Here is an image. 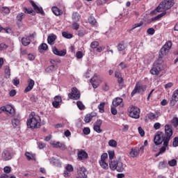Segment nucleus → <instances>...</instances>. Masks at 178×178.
Segmentation results:
<instances>
[{
    "instance_id": "f704fd0d",
    "label": "nucleus",
    "mask_w": 178,
    "mask_h": 178,
    "mask_svg": "<svg viewBox=\"0 0 178 178\" xmlns=\"http://www.w3.org/2000/svg\"><path fill=\"white\" fill-rule=\"evenodd\" d=\"M99 163L101 166V168H102L103 169H108V163H106V161H99Z\"/></svg>"
},
{
    "instance_id": "5701e85b",
    "label": "nucleus",
    "mask_w": 178,
    "mask_h": 178,
    "mask_svg": "<svg viewBox=\"0 0 178 178\" xmlns=\"http://www.w3.org/2000/svg\"><path fill=\"white\" fill-rule=\"evenodd\" d=\"M162 143H163V146L160 148L159 152L156 154V156H159V155L165 153L166 147L169 145V142H167L166 145H165V140H163Z\"/></svg>"
},
{
    "instance_id": "6e6d98bb",
    "label": "nucleus",
    "mask_w": 178,
    "mask_h": 178,
    "mask_svg": "<svg viewBox=\"0 0 178 178\" xmlns=\"http://www.w3.org/2000/svg\"><path fill=\"white\" fill-rule=\"evenodd\" d=\"M147 33L150 35H154V34H155V29H154L153 28H149L147 29Z\"/></svg>"
},
{
    "instance_id": "f8f14e48",
    "label": "nucleus",
    "mask_w": 178,
    "mask_h": 178,
    "mask_svg": "<svg viewBox=\"0 0 178 178\" xmlns=\"http://www.w3.org/2000/svg\"><path fill=\"white\" fill-rule=\"evenodd\" d=\"M102 124V120H97L93 127V129L96 133H102V129H101V126Z\"/></svg>"
},
{
    "instance_id": "680f3d73",
    "label": "nucleus",
    "mask_w": 178,
    "mask_h": 178,
    "mask_svg": "<svg viewBox=\"0 0 178 178\" xmlns=\"http://www.w3.org/2000/svg\"><path fill=\"white\" fill-rule=\"evenodd\" d=\"M76 56L77 58V59H81V58H83V52L81 51H77L76 54Z\"/></svg>"
},
{
    "instance_id": "72a5a7b5",
    "label": "nucleus",
    "mask_w": 178,
    "mask_h": 178,
    "mask_svg": "<svg viewBox=\"0 0 178 178\" xmlns=\"http://www.w3.org/2000/svg\"><path fill=\"white\" fill-rule=\"evenodd\" d=\"M88 22L90 24H92V26H97V19L92 16H90L88 18Z\"/></svg>"
},
{
    "instance_id": "864d4df0",
    "label": "nucleus",
    "mask_w": 178,
    "mask_h": 178,
    "mask_svg": "<svg viewBox=\"0 0 178 178\" xmlns=\"http://www.w3.org/2000/svg\"><path fill=\"white\" fill-rule=\"evenodd\" d=\"M172 147H178V137H175L172 141Z\"/></svg>"
},
{
    "instance_id": "a211bd4d",
    "label": "nucleus",
    "mask_w": 178,
    "mask_h": 178,
    "mask_svg": "<svg viewBox=\"0 0 178 178\" xmlns=\"http://www.w3.org/2000/svg\"><path fill=\"white\" fill-rule=\"evenodd\" d=\"M52 51L53 54H54V55H57V56H65V55H66V50L59 51L56 47H54Z\"/></svg>"
},
{
    "instance_id": "79ce46f5",
    "label": "nucleus",
    "mask_w": 178,
    "mask_h": 178,
    "mask_svg": "<svg viewBox=\"0 0 178 178\" xmlns=\"http://www.w3.org/2000/svg\"><path fill=\"white\" fill-rule=\"evenodd\" d=\"M1 11L6 15H9V13H10V9L8 7H2Z\"/></svg>"
},
{
    "instance_id": "e2e57ef3",
    "label": "nucleus",
    "mask_w": 178,
    "mask_h": 178,
    "mask_svg": "<svg viewBox=\"0 0 178 178\" xmlns=\"http://www.w3.org/2000/svg\"><path fill=\"white\" fill-rule=\"evenodd\" d=\"M106 159H108V154L104 153V154L101 156V160H100V161H105L106 160Z\"/></svg>"
},
{
    "instance_id": "aec40b11",
    "label": "nucleus",
    "mask_w": 178,
    "mask_h": 178,
    "mask_svg": "<svg viewBox=\"0 0 178 178\" xmlns=\"http://www.w3.org/2000/svg\"><path fill=\"white\" fill-rule=\"evenodd\" d=\"M95 116H97V113H90L87 114L84 118L85 123H90V122L92 120V118H95Z\"/></svg>"
},
{
    "instance_id": "39448f33",
    "label": "nucleus",
    "mask_w": 178,
    "mask_h": 178,
    "mask_svg": "<svg viewBox=\"0 0 178 178\" xmlns=\"http://www.w3.org/2000/svg\"><path fill=\"white\" fill-rule=\"evenodd\" d=\"M129 115L133 119H139L140 118V109L138 107L135 106H131L128 108Z\"/></svg>"
},
{
    "instance_id": "c03bdc74",
    "label": "nucleus",
    "mask_w": 178,
    "mask_h": 178,
    "mask_svg": "<svg viewBox=\"0 0 178 178\" xmlns=\"http://www.w3.org/2000/svg\"><path fill=\"white\" fill-rule=\"evenodd\" d=\"M5 74H6V77L7 79L10 77V69L9 68V67H6V68H5Z\"/></svg>"
},
{
    "instance_id": "9b49d317",
    "label": "nucleus",
    "mask_w": 178,
    "mask_h": 178,
    "mask_svg": "<svg viewBox=\"0 0 178 178\" xmlns=\"http://www.w3.org/2000/svg\"><path fill=\"white\" fill-rule=\"evenodd\" d=\"M1 156L4 161H10L12 159V154H10V150L6 149L3 151Z\"/></svg>"
},
{
    "instance_id": "bb28decb",
    "label": "nucleus",
    "mask_w": 178,
    "mask_h": 178,
    "mask_svg": "<svg viewBox=\"0 0 178 178\" xmlns=\"http://www.w3.org/2000/svg\"><path fill=\"white\" fill-rule=\"evenodd\" d=\"M25 156L28 161H35V156L33 153L27 152L25 153Z\"/></svg>"
},
{
    "instance_id": "a18cd8bd",
    "label": "nucleus",
    "mask_w": 178,
    "mask_h": 178,
    "mask_svg": "<svg viewBox=\"0 0 178 178\" xmlns=\"http://www.w3.org/2000/svg\"><path fill=\"white\" fill-rule=\"evenodd\" d=\"M9 46L5 43H1L0 44V51H5L6 49H8Z\"/></svg>"
},
{
    "instance_id": "3c124183",
    "label": "nucleus",
    "mask_w": 178,
    "mask_h": 178,
    "mask_svg": "<svg viewBox=\"0 0 178 178\" xmlns=\"http://www.w3.org/2000/svg\"><path fill=\"white\" fill-rule=\"evenodd\" d=\"M138 133L141 136V137H144V136H145V132L144 131V129H143V128L141 127H139L138 128Z\"/></svg>"
},
{
    "instance_id": "8fccbe9b",
    "label": "nucleus",
    "mask_w": 178,
    "mask_h": 178,
    "mask_svg": "<svg viewBox=\"0 0 178 178\" xmlns=\"http://www.w3.org/2000/svg\"><path fill=\"white\" fill-rule=\"evenodd\" d=\"M108 156L110 161H113V158L115 157V152L114 151H109L108 152Z\"/></svg>"
},
{
    "instance_id": "412c9836",
    "label": "nucleus",
    "mask_w": 178,
    "mask_h": 178,
    "mask_svg": "<svg viewBox=\"0 0 178 178\" xmlns=\"http://www.w3.org/2000/svg\"><path fill=\"white\" fill-rule=\"evenodd\" d=\"M56 40V35L51 33L47 38V42L49 45H54L55 44V40Z\"/></svg>"
},
{
    "instance_id": "58836bf2",
    "label": "nucleus",
    "mask_w": 178,
    "mask_h": 178,
    "mask_svg": "<svg viewBox=\"0 0 178 178\" xmlns=\"http://www.w3.org/2000/svg\"><path fill=\"white\" fill-rule=\"evenodd\" d=\"M147 116L150 120H154V119H156V115H155L154 113H149L147 114Z\"/></svg>"
},
{
    "instance_id": "f3484780",
    "label": "nucleus",
    "mask_w": 178,
    "mask_h": 178,
    "mask_svg": "<svg viewBox=\"0 0 178 178\" xmlns=\"http://www.w3.org/2000/svg\"><path fill=\"white\" fill-rule=\"evenodd\" d=\"M88 158V154L84 150H81L78 152V159L79 161H85Z\"/></svg>"
},
{
    "instance_id": "ea45409f",
    "label": "nucleus",
    "mask_w": 178,
    "mask_h": 178,
    "mask_svg": "<svg viewBox=\"0 0 178 178\" xmlns=\"http://www.w3.org/2000/svg\"><path fill=\"white\" fill-rule=\"evenodd\" d=\"M108 145L110 147H116L118 145V142L116 140L112 139L108 141Z\"/></svg>"
},
{
    "instance_id": "7c9ffc66",
    "label": "nucleus",
    "mask_w": 178,
    "mask_h": 178,
    "mask_svg": "<svg viewBox=\"0 0 178 178\" xmlns=\"http://www.w3.org/2000/svg\"><path fill=\"white\" fill-rule=\"evenodd\" d=\"M72 20L74 22H79V20H80V14L77 13H74L72 14Z\"/></svg>"
},
{
    "instance_id": "cd10ccee",
    "label": "nucleus",
    "mask_w": 178,
    "mask_h": 178,
    "mask_svg": "<svg viewBox=\"0 0 178 178\" xmlns=\"http://www.w3.org/2000/svg\"><path fill=\"white\" fill-rule=\"evenodd\" d=\"M23 11L24 13H28V15H32L33 16H35V12H34V10L33 8H24Z\"/></svg>"
},
{
    "instance_id": "774afa93",
    "label": "nucleus",
    "mask_w": 178,
    "mask_h": 178,
    "mask_svg": "<svg viewBox=\"0 0 178 178\" xmlns=\"http://www.w3.org/2000/svg\"><path fill=\"white\" fill-rule=\"evenodd\" d=\"M9 95H10V97H15V95H16V90H14V89L11 90Z\"/></svg>"
},
{
    "instance_id": "052dcab7",
    "label": "nucleus",
    "mask_w": 178,
    "mask_h": 178,
    "mask_svg": "<svg viewBox=\"0 0 178 178\" xmlns=\"http://www.w3.org/2000/svg\"><path fill=\"white\" fill-rule=\"evenodd\" d=\"M54 102L60 104V102H62V97L60 96H56L54 97Z\"/></svg>"
},
{
    "instance_id": "13d9d810",
    "label": "nucleus",
    "mask_w": 178,
    "mask_h": 178,
    "mask_svg": "<svg viewBox=\"0 0 178 178\" xmlns=\"http://www.w3.org/2000/svg\"><path fill=\"white\" fill-rule=\"evenodd\" d=\"M98 45H99V43L98 42H92L90 44V47L94 49L95 48H97L98 47Z\"/></svg>"
},
{
    "instance_id": "a19ab883",
    "label": "nucleus",
    "mask_w": 178,
    "mask_h": 178,
    "mask_svg": "<svg viewBox=\"0 0 178 178\" xmlns=\"http://www.w3.org/2000/svg\"><path fill=\"white\" fill-rule=\"evenodd\" d=\"M169 166L173 167L177 165V161L176 159H172L168 161Z\"/></svg>"
},
{
    "instance_id": "bf43d9fd",
    "label": "nucleus",
    "mask_w": 178,
    "mask_h": 178,
    "mask_svg": "<svg viewBox=\"0 0 178 178\" xmlns=\"http://www.w3.org/2000/svg\"><path fill=\"white\" fill-rule=\"evenodd\" d=\"M72 29L73 30H79V29H80V25L78 23L74 22L72 24Z\"/></svg>"
},
{
    "instance_id": "603ef678",
    "label": "nucleus",
    "mask_w": 178,
    "mask_h": 178,
    "mask_svg": "<svg viewBox=\"0 0 178 178\" xmlns=\"http://www.w3.org/2000/svg\"><path fill=\"white\" fill-rule=\"evenodd\" d=\"M65 170H67V172H73V165L70 164L67 165V166L65 167Z\"/></svg>"
},
{
    "instance_id": "0eeeda50",
    "label": "nucleus",
    "mask_w": 178,
    "mask_h": 178,
    "mask_svg": "<svg viewBox=\"0 0 178 178\" xmlns=\"http://www.w3.org/2000/svg\"><path fill=\"white\" fill-rule=\"evenodd\" d=\"M170 48H172V42H168L167 43H165L159 51V59H162L163 56H166Z\"/></svg>"
},
{
    "instance_id": "c756f323",
    "label": "nucleus",
    "mask_w": 178,
    "mask_h": 178,
    "mask_svg": "<svg viewBox=\"0 0 178 178\" xmlns=\"http://www.w3.org/2000/svg\"><path fill=\"white\" fill-rule=\"evenodd\" d=\"M54 70H56V65H51L46 68V72L47 73H51V72H54Z\"/></svg>"
},
{
    "instance_id": "c85d7f7f",
    "label": "nucleus",
    "mask_w": 178,
    "mask_h": 178,
    "mask_svg": "<svg viewBox=\"0 0 178 178\" xmlns=\"http://www.w3.org/2000/svg\"><path fill=\"white\" fill-rule=\"evenodd\" d=\"M54 148H60V149H66V145L63 143H60L59 142L56 143V145H54Z\"/></svg>"
},
{
    "instance_id": "c9c22d12",
    "label": "nucleus",
    "mask_w": 178,
    "mask_h": 178,
    "mask_svg": "<svg viewBox=\"0 0 178 178\" xmlns=\"http://www.w3.org/2000/svg\"><path fill=\"white\" fill-rule=\"evenodd\" d=\"M62 35L63 37H64V38H67L68 40L70 38H73V35L67 32H63Z\"/></svg>"
},
{
    "instance_id": "4c0bfd02",
    "label": "nucleus",
    "mask_w": 178,
    "mask_h": 178,
    "mask_svg": "<svg viewBox=\"0 0 178 178\" xmlns=\"http://www.w3.org/2000/svg\"><path fill=\"white\" fill-rule=\"evenodd\" d=\"M171 123L174 126V127H177V126H178V118L177 117L173 118L172 120H171Z\"/></svg>"
},
{
    "instance_id": "393cba45",
    "label": "nucleus",
    "mask_w": 178,
    "mask_h": 178,
    "mask_svg": "<svg viewBox=\"0 0 178 178\" xmlns=\"http://www.w3.org/2000/svg\"><path fill=\"white\" fill-rule=\"evenodd\" d=\"M22 45L24 47H27L28 45H30L31 43V40H30V38L29 37H24L21 40Z\"/></svg>"
},
{
    "instance_id": "f03ea898",
    "label": "nucleus",
    "mask_w": 178,
    "mask_h": 178,
    "mask_svg": "<svg viewBox=\"0 0 178 178\" xmlns=\"http://www.w3.org/2000/svg\"><path fill=\"white\" fill-rule=\"evenodd\" d=\"M26 124L29 129H40L41 127V118L35 113L32 112L29 115Z\"/></svg>"
},
{
    "instance_id": "49530a36",
    "label": "nucleus",
    "mask_w": 178,
    "mask_h": 178,
    "mask_svg": "<svg viewBox=\"0 0 178 178\" xmlns=\"http://www.w3.org/2000/svg\"><path fill=\"white\" fill-rule=\"evenodd\" d=\"M39 48H40V49H42V51H47L48 49V44H47L46 43H42Z\"/></svg>"
},
{
    "instance_id": "f257e3e1",
    "label": "nucleus",
    "mask_w": 178,
    "mask_h": 178,
    "mask_svg": "<svg viewBox=\"0 0 178 178\" xmlns=\"http://www.w3.org/2000/svg\"><path fill=\"white\" fill-rule=\"evenodd\" d=\"M172 136H173L172 127L169 124H165V134L162 131H158L154 136V143L155 145H161L165 141V145H167L170 141Z\"/></svg>"
},
{
    "instance_id": "20e7f679",
    "label": "nucleus",
    "mask_w": 178,
    "mask_h": 178,
    "mask_svg": "<svg viewBox=\"0 0 178 178\" xmlns=\"http://www.w3.org/2000/svg\"><path fill=\"white\" fill-rule=\"evenodd\" d=\"M109 166L111 170H117V172H123L124 170V165L120 159L110 161Z\"/></svg>"
},
{
    "instance_id": "ddd939ff",
    "label": "nucleus",
    "mask_w": 178,
    "mask_h": 178,
    "mask_svg": "<svg viewBox=\"0 0 178 178\" xmlns=\"http://www.w3.org/2000/svg\"><path fill=\"white\" fill-rule=\"evenodd\" d=\"M30 3L32 5L36 13H40V15H45L44 10H42V7H38V6H37V4H35V3H34V1L32 0L30 1Z\"/></svg>"
},
{
    "instance_id": "dca6fc26",
    "label": "nucleus",
    "mask_w": 178,
    "mask_h": 178,
    "mask_svg": "<svg viewBox=\"0 0 178 178\" xmlns=\"http://www.w3.org/2000/svg\"><path fill=\"white\" fill-rule=\"evenodd\" d=\"M34 84H35V82H34V80L29 79L28 86L24 90V92H30V91H31L32 89L34 88Z\"/></svg>"
},
{
    "instance_id": "b1692460",
    "label": "nucleus",
    "mask_w": 178,
    "mask_h": 178,
    "mask_svg": "<svg viewBox=\"0 0 178 178\" xmlns=\"http://www.w3.org/2000/svg\"><path fill=\"white\" fill-rule=\"evenodd\" d=\"M51 10L56 16H60V15H63V11H62L60 9H59L56 6H54L51 8Z\"/></svg>"
},
{
    "instance_id": "5fc2aeb1",
    "label": "nucleus",
    "mask_w": 178,
    "mask_h": 178,
    "mask_svg": "<svg viewBox=\"0 0 178 178\" xmlns=\"http://www.w3.org/2000/svg\"><path fill=\"white\" fill-rule=\"evenodd\" d=\"M90 128L88 127H85L83 130V134H85V136H88V134H90Z\"/></svg>"
},
{
    "instance_id": "a878e982",
    "label": "nucleus",
    "mask_w": 178,
    "mask_h": 178,
    "mask_svg": "<svg viewBox=\"0 0 178 178\" xmlns=\"http://www.w3.org/2000/svg\"><path fill=\"white\" fill-rule=\"evenodd\" d=\"M118 51H119L120 54H122L124 55V51H126V46L123 43H120L118 45Z\"/></svg>"
},
{
    "instance_id": "6ab92c4d",
    "label": "nucleus",
    "mask_w": 178,
    "mask_h": 178,
    "mask_svg": "<svg viewBox=\"0 0 178 178\" xmlns=\"http://www.w3.org/2000/svg\"><path fill=\"white\" fill-rule=\"evenodd\" d=\"M113 106H123V99L120 97H116L113 100Z\"/></svg>"
},
{
    "instance_id": "2eb2a0df",
    "label": "nucleus",
    "mask_w": 178,
    "mask_h": 178,
    "mask_svg": "<svg viewBox=\"0 0 178 178\" xmlns=\"http://www.w3.org/2000/svg\"><path fill=\"white\" fill-rule=\"evenodd\" d=\"M177 101H178V88L175 90L172 94V97L170 100V105H172V106H175Z\"/></svg>"
},
{
    "instance_id": "2f4dec72",
    "label": "nucleus",
    "mask_w": 178,
    "mask_h": 178,
    "mask_svg": "<svg viewBox=\"0 0 178 178\" xmlns=\"http://www.w3.org/2000/svg\"><path fill=\"white\" fill-rule=\"evenodd\" d=\"M129 155L132 157V158H136V156H137L138 155V151H137V149H131V152H129Z\"/></svg>"
},
{
    "instance_id": "1a4fd4ad",
    "label": "nucleus",
    "mask_w": 178,
    "mask_h": 178,
    "mask_svg": "<svg viewBox=\"0 0 178 178\" xmlns=\"http://www.w3.org/2000/svg\"><path fill=\"white\" fill-rule=\"evenodd\" d=\"M90 83L93 88H98L99 83H102V81L99 79L98 75L95 74L94 76L90 79Z\"/></svg>"
},
{
    "instance_id": "37998d69",
    "label": "nucleus",
    "mask_w": 178,
    "mask_h": 178,
    "mask_svg": "<svg viewBox=\"0 0 178 178\" xmlns=\"http://www.w3.org/2000/svg\"><path fill=\"white\" fill-rule=\"evenodd\" d=\"M76 105H77L79 109H80V111L84 110V108H85L84 104H83V102H81V101H78L76 102Z\"/></svg>"
},
{
    "instance_id": "4468645a",
    "label": "nucleus",
    "mask_w": 178,
    "mask_h": 178,
    "mask_svg": "<svg viewBox=\"0 0 178 178\" xmlns=\"http://www.w3.org/2000/svg\"><path fill=\"white\" fill-rule=\"evenodd\" d=\"M87 170L84 167H81L78 170L77 178H87Z\"/></svg>"
},
{
    "instance_id": "6e6552de",
    "label": "nucleus",
    "mask_w": 178,
    "mask_h": 178,
    "mask_svg": "<svg viewBox=\"0 0 178 178\" xmlns=\"http://www.w3.org/2000/svg\"><path fill=\"white\" fill-rule=\"evenodd\" d=\"M81 95L80 91L76 88H72L71 92L68 93V98L77 101V99H80Z\"/></svg>"
},
{
    "instance_id": "423d86ee",
    "label": "nucleus",
    "mask_w": 178,
    "mask_h": 178,
    "mask_svg": "<svg viewBox=\"0 0 178 178\" xmlns=\"http://www.w3.org/2000/svg\"><path fill=\"white\" fill-rule=\"evenodd\" d=\"M147 90V86L143 85L140 83H136L134 89L131 93V97H134L136 94H143Z\"/></svg>"
},
{
    "instance_id": "69168bd1",
    "label": "nucleus",
    "mask_w": 178,
    "mask_h": 178,
    "mask_svg": "<svg viewBox=\"0 0 178 178\" xmlns=\"http://www.w3.org/2000/svg\"><path fill=\"white\" fill-rule=\"evenodd\" d=\"M106 1L105 0H97L96 3L98 6L104 5V3H106Z\"/></svg>"
},
{
    "instance_id": "338daca9",
    "label": "nucleus",
    "mask_w": 178,
    "mask_h": 178,
    "mask_svg": "<svg viewBox=\"0 0 178 178\" xmlns=\"http://www.w3.org/2000/svg\"><path fill=\"white\" fill-rule=\"evenodd\" d=\"M154 128L155 129V130H159L161 129V123L159 122H156L154 124Z\"/></svg>"
},
{
    "instance_id": "473e14b6",
    "label": "nucleus",
    "mask_w": 178,
    "mask_h": 178,
    "mask_svg": "<svg viewBox=\"0 0 178 178\" xmlns=\"http://www.w3.org/2000/svg\"><path fill=\"white\" fill-rule=\"evenodd\" d=\"M104 108H105V102H102L100 104H99L98 109L100 113H104V112H105Z\"/></svg>"
},
{
    "instance_id": "0e129e2a",
    "label": "nucleus",
    "mask_w": 178,
    "mask_h": 178,
    "mask_svg": "<svg viewBox=\"0 0 178 178\" xmlns=\"http://www.w3.org/2000/svg\"><path fill=\"white\" fill-rule=\"evenodd\" d=\"M11 168L9 166H6L3 168L4 173H10Z\"/></svg>"
},
{
    "instance_id": "4d7b16f0",
    "label": "nucleus",
    "mask_w": 178,
    "mask_h": 178,
    "mask_svg": "<svg viewBox=\"0 0 178 178\" xmlns=\"http://www.w3.org/2000/svg\"><path fill=\"white\" fill-rule=\"evenodd\" d=\"M111 112L112 115H118V110H116V107H115V106L111 107Z\"/></svg>"
},
{
    "instance_id": "4be33fe9",
    "label": "nucleus",
    "mask_w": 178,
    "mask_h": 178,
    "mask_svg": "<svg viewBox=\"0 0 178 178\" xmlns=\"http://www.w3.org/2000/svg\"><path fill=\"white\" fill-rule=\"evenodd\" d=\"M0 111H2L3 112H9L11 115H13V113L15 112V108L13 107L8 106H1L0 108Z\"/></svg>"
},
{
    "instance_id": "de8ad7c7",
    "label": "nucleus",
    "mask_w": 178,
    "mask_h": 178,
    "mask_svg": "<svg viewBox=\"0 0 178 178\" xmlns=\"http://www.w3.org/2000/svg\"><path fill=\"white\" fill-rule=\"evenodd\" d=\"M24 16V13H20L17 15V20L18 22H22L23 20V17Z\"/></svg>"
},
{
    "instance_id": "7ed1b4c3",
    "label": "nucleus",
    "mask_w": 178,
    "mask_h": 178,
    "mask_svg": "<svg viewBox=\"0 0 178 178\" xmlns=\"http://www.w3.org/2000/svg\"><path fill=\"white\" fill-rule=\"evenodd\" d=\"M173 5H175V0H163L154 10L151 12V15H156L157 13L166 12L169 10Z\"/></svg>"
},
{
    "instance_id": "09e8293b",
    "label": "nucleus",
    "mask_w": 178,
    "mask_h": 178,
    "mask_svg": "<svg viewBox=\"0 0 178 178\" xmlns=\"http://www.w3.org/2000/svg\"><path fill=\"white\" fill-rule=\"evenodd\" d=\"M166 168V162L161 161L159 164V169H165Z\"/></svg>"
},
{
    "instance_id": "9d476101",
    "label": "nucleus",
    "mask_w": 178,
    "mask_h": 178,
    "mask_svg": "<svg viewBox=\"0 0 178 178\" xmlns=\"http://www.w3.org/2000/svg\"><path fill=\"white\" fill-rule=\"evenodd\" d=\"M161 70H162V69L161 68V65L154 64L153 67L150 70V73L153 76H158L159 73H161Z\"/></svg>"
},
{
    "instance_id": "e433bc0d",
    "label": "nucleus",
    "mask_w": 178,
    "mask_h": 178,
    "mask_svg": "<svg viewBox=\"0 0 178 178\" xmlns=\"http://www.w3.org/2000/svg\"><path fill=\"white\" fill-rule=\"evenodd\" d=\"M19 124H20V120L17 118H14L12 120V124L14 127H17V126H19Z\"/></svg>"
}]
</instances>
